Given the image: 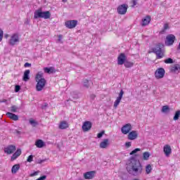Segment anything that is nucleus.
<instances>
[{"label":"nucleus","mask_w":180,"mask_h":180,"mask_svg":"<svg viewBox=\"0 0 180 180\" xmlns=\"http://www.w3.org/2000/svg\"><path fill=\"white\" fill-rule=\"evenodd\" d=\"M31 65H32L30 63H25L24 67L27 68V67H30Z\"/></svg>","instance_id":"obj_50"},{"label":"nucleus","mask_w":180,"mask_h":180,"mask_svg":"<svg viewBox=\"0 0 180 180\" xmlns=\"http://www.w3.org/2000/svg\"><path fill=\"white\" fill-rule=\"evenodd\" d=\"M44 72L46 74H53V72H56V69L53 67L44 68Z\"/></svg>","instance_id":"obj_23"},{"label":"nucleus","mask_w":180,"mask_h":180,"mask_svg":"<svg viewBox=\"0 0 180 180\" xmlns=\"http://www.w3.org/2000/svg\"><path fill=\"white\" fill-rule=\"evenodd\" d=\"M35 146L37 148H43L46 147V143L41 139H38L35 141Z\"/></svg>","instance_id":"obj_20"},{"label":"nucleus","mask_w":180,"mask_h":180,"mask_svg":"<svg viewBox=\"0 0 180 180\" xmlns=\"http://www.w3.org/2000/svg\"><path fill=\"white\" fill-rule=\"evenodd\" d=\"M179 117H180V110H177L176 112H175V115L174 116V120H178V119H179Z\"/></svg>","instance_id":"obj_37"},{"label":"nucleus","mask_w":180,"mask_h":180,"mask_svg":"<svg viewBox=\"0 0 180 180\" xmlns=\"http://www.w3.org/2000/svg\"><path fill=\"white\" fill-rule=\"evenodd\" d=\"M126 62V55L124 53H120L117 58L118 65H123Z\"/></svg>","instance_id":"obj_14"},{"label":"nucleus","mask_w":180,"mask_h":180,"mask_svg":"<svg viewBox=\"0 0 180 180\" xmlns=\"http://www.w3.org/2000/svg\"><path fill=\"white\" fill-rule=\"evenodd\" d=\"M91 99H95V95L92 94V95L91 96Z\"/></svg>","instance_id":"obj_53"},{"label":"nucleus","mask_w":180,"mask_h":180,"mask_svg":"<svg viewBox=\"0 0 180 180\" xmlns=\"http://www.w3.org/2000/svg\"><path fill=\"white\" fill-rule=\"evenodd\" d=\"M150 155L149 152H144L142 155V160H143V161H148Z\"/></svg>","instance_id":"obj_29"},{"label":"nucleus","mask_w":180,"mask_h":180,"mask_svg":"<svg viewBox=\"0 0 180 180\" xmlns=\"http://www.w3.org/2000/svg\"><path fill=\"white\" fill-rule=\"evenodd\" d=\"M78 25V21L77 20H68L65 23V26L68 27V29H74L75 26Z\"/></svg>","instance_id":"obj_10"},{"label":"nucleus","mask_w":180,"mask_h":180,"mask_svg":"<svg viewBox=\"0 0 180 180\" xmlns=\"http://www.w3.org/2000/svg\"><path fill=\"white\" fill-rule=\"evenodd\" d=\"M88 80L85 79L84 82V86H86V88H88V86H89V85L88 84Z\"/></svg>","instance_id":"obj_46"},{"label":"nucleus","mask_w":180,"mask_h":180,"mask_svg":"<svg viewBox=\"0 0 180 180\" xmlns=\"http://www.w3.org/2000/svg\"><path fill=\"white\" fill-rule=\"evenodd\" d=\"M20 41V38L19 37V34L14 33L10 36L8 39V44L10 46H18Z\"/></svg>","instance_id":"obj_3"},{"label":"nucleus","mask_w":180,"mask_h":180,"mask_svg":"<svg viewBox=\"0 0 180 180\" xmlns=\"http://www.w3.org/2000/svg\"><path fill=\"white\" fill-rule=\"evenodd\" d=\"M163 153L165 157H169L171 154H172V148H171V146L169 144H166L163 146Z\"/></svg>","instance_id":"obj_8"},{"label":"nucleus","mask_w":180,"mask_h":180,"mask_svg":"<svg viewBox=\"0 0 180 180\" xmlns=\"http://www.w3.org/2000/svg\"><path fill=\"white\" fill-rule=\"evenodd\" d=\"M92 128V123L89 121H86L84 122L82 129L83 131H89Z\"/></svg>","instance_id":"obj_13"},{"label":"nucleus","mask_w":180,"mask_h":180,"mask_svg":"<svg viewBox=\"0 0 180 180\" xmlns=\"http://www.w3.org/2000/svg\"><path fill=\"white\" fill-rule=\"evenodd\" d=\"M110 144L109 139H105L100 143V148H108Z\"/></svg>","instance_id":"obj_16"},{"label":"nucleus","mask_w":180,"mask_h":180,"mask_svg":"<svg viewBox=\"0 0 180 180\" xmlns=\"http://www.w3.org/2000/svg\"><path fill=\"white\" fill-rule=\"evenodd\" d=\"M47 161V159L45 160H38V164H42V162H46Z\"/></svg>","instance_id":"obj_47"},{"label":"nucleus","mask_w":180,"mask_h":180,"mask_svg":"<svg viewBox=\"0 0 180 180\" xmlns=\"http://www.w3.org/2000/svg\"><path fill=\"white\" fill-rule=\"evenodd\" d=\"M68 128V123L65 121H63L59 124V129L64 130V129Z\"/></svg>","instance_id":"obj_27"},{"label":"nucleus","mask_w":180,"mask_h":180,"mask_svg":"<svg viewBox=\"0 0 180 180\" xmlns=\"http://www.w3.org/2000/svg\"><path fill=\"white\" fill-rule=\"evenodd\" d=\"M6 116H8L9 119H11V120H14L15 122H17V120H19V117L12 112H7Z\"/></svg>","instance_id":"obj_21"},{"label":"nucleus","mask_w":180,"mask_h":180,"mask_svg":"<svg viewBox=\"0 0 180 180\" xmlns=\"http://www.w3.org/2000/svg\"><path fill=\"white\" fill-rule=\"evenodd\" d=\"M124 65L126 68H131V67L134 65V63H133L132 62L126 61L124 62Z\"/></svg>","instance_id":"obj_30"},{"label":"nucleus","mask_w":180,"mask_h":180,"mask_svg":"<svg viewBox=\"0 0 180 180\" xmlns=\"http://www.w3.org/2000/svg\"><path fill=\"white\" fill-rule=\"evenodd\" d=\"M27 162H32L33 161V155H30L27 159Z\"/></svg>","instance_id":"obj_42"},{"label":"nucleus","mask_w":180,"mask_h":180,"mask_svg":"<svg viewBox=\"0 0 180 180\" xmlns=\"http://www.w3.org/2000/svg\"><path fill=\"white\" fill-rule=\"evenodd\" d=\"M127 169L131 175L134 176H138L140 175L143 171V167H141V165H140V162L137 160H132L127 165Z\"/></svg>","instance_id":"obj_1"},{"label":"nucleus","mask_w":180,"mask_h":180,"mask_svg":"<svg viewBox=\"0 0 180 180\" xmlns=\"http://www.w3.org/2000/svg\"><path fill=\"white\" fill-rule=\"evenodd\" d=\"M95 174H96L95 171L87 172L84 174V176L85 179H92L95 176Z\"/></svg>","instance_id":"obj_18"},{"label":"nucleus","mask_w":180,"mask_h":180,"mask_svg":"<svg viewBox=\"0 0 180 180\" xmlns=\"http://www.w3.org/2000/svg\"><path fill=\"white\" fill-rule=\"evenodd\" d=\"M129 6L127 4L120 5L117 8V13L119 15H126Z\"/></svg>","instance_id":"obj_5"},{"label":"nucleus","mask_w":180,"mask_h":180,"mask_svg":"<svg viewBox=\"0 0 180 180\" xmlns=\"http://www.w3.org/2000/svg\"><path fill=\"white\" fill-rule=\"evenodd\" d=\"M20 91V86L16 85L15 87V92H19Z\"/></svg>","instance_id":"obj_45"},{"label":"nucleus","mask_w":180,"mask_h":180,"mask_svg":"<svg viewBox=\"0 0 180 180\" xmlns=\"http://www.w3.org/2000/svg\"><path fill=\"white\" fill-rule=\"evenodd\" d=\"M4 37V31L0 30V41H2V38Z\"/></svg>","instance_id":"obj_44"},{"label":"nucleus","mask_w":180,"mask_h":180,"mask_svg":"<svg viewBox=\"0 0 180 180\" xmlns=\"http://www.w3.org/2000/svg\"><path fill=\"white\" fill-rule=\"evenodd\" d=\"M132 129L131 124H127L122 126L121 131L122 134H129Z\"/></svg>","instance_id":"obj_9"},{"label":"nucleus","mask_w":180,"mask_h":180,"mask_svg":"<svg viewBox=\"0 0 180 180\" xmlns=\"http://www.w3.org/2000/svg\"><path fill=\"white\" fill-rule=\"evenodd\" d=\"M177 50H179V51H180V42L179 44V46H177Z\"/></svg>","instance_id":"obj_52"},{"label":"nucleus","mask_w":180,"mask_h":180,"mask_svg":"<svg viewBox=\"0 0 180 180\" xmlns=\"http://www.w3.org/2000/svg\"><path fill=\"white\" fill-rule=\"evenodd\" d=\"M165 64H172V63H174V60H172V58H169L165 60Z\"/></svg>","instance_id":"obj_38"},{"label":"nucleus","mask_w":180,"mask_h":180,"mask_svg":"<svg viewBox=\"0 0 180 180\" xmlns=\"http://www.w3.org/2000/svg\"><path fill=\"white\" fill-rule=\"evenodd\" d=\"M37 172H34V173L30 174V176H36V175H37Z\"/></svg>","instance_id":"obj_51"},{"label":"nucleus","mask_w":180,"mask_h":180,"mask_svg":"<svg viewBox=\"0 0 180 180\" xmlns=\"http://www.w3.org/2000/svg\"><path fill=\"white\" fill-rule=\"evenodd\" d=\"M164 51V49L162 48H160V46H156L155 48L153 49V53L155 54H160V53H162Z\"/></svg>","instance_id":"obj_28"},{"label":"nucleus","mask_w":180,"mask_h":180,"mask_svg":"<svg viewBox=\"0 0 180 180\" xmlns=\"http://www.w3.org/2000/svg\"><path fill=\"white\" fill-rule=\"evenodd\" d=\"M15 151H16V146L13 145H9L4 147V153L6 154H8V155L11 154H13Z\"/></svg>","instance_id":"obj_7"},{"label":"nucleus","mask_w":180,"mask_h":180,"mask_svg":"<svg viewBox=\"0 0 180 180\" xmlns=\"http://www.w3.org/2000/svg\"><path fill=\"white\" fill-rule=\"evenodd\" d=\"M58 43H63V35L60 34L58 36Z\"/></svg>","instance_id":"obj_43"},{"label":"nucleus","mask_w":180,"mask_h":180,"mask_svg":"<svg viewBox=\"0 0 180 180\" xmlns=\"http://www.w3.org/2000/svg\"><path fill=\"white\" fill-rule=\"evenodd\" d=\"M29 79H30V70H26L24 72V75L22 77V81H24L25 82H27V81H29Z\"/></svg>","instance_id":"obj_19"},{"label":"nucleus","mask_w":180,"mask_h":180,"mask_svg":"<svg viewBox=\"0 0 180 180\" xmlns=\"http://www.w3.org/2000/svg\"><path fill=\"white\" fill-rule=\"evenodd\" d=\"M126 147H131V142H126L125 143Z\"/></svg>","instance_id":"obj_48"},{"label":"nucleus","mask_w":180,"mask_h":180,"mask_svg":"<svg viewBox=\"0 0 180 180\" xmlns=\"http://www.w3.org/2000/svg\"><path fill=\"white\" fill-rule=\"evenodd\" d=\"M44 74L43 72H38L35 76V81L37 82L36 84V91L37 92H41L44 87L46 86V84H47V81L44 77H43Z\"/></svg>","instance_id":"obj_2"},{"label":"nucleus","mask_w":180,"mask_h":180,"mask_svg":"<svg viewBox=\"0 0 180 180\" xmlns=\"http://www.w3.org/2000/svg\"><path fill=\"white\" fill-rule=\"evenodd\" d=\"M133 6H136L137 5V0H132Z\"/></svg>","instance_id":"obj_49"},{"label":"nucleus","mask_w":180,"mask_h":180,"mask_svg":"<svg viewBox=\"0 0 180 180\" xmlns=\"http://www.w3.org/2000/svg\"><path fill=\"white\" fill-rule=\"evenodd\" d=\"M21 154H22V150L17 149L15 153L14 154H13V155L11 157V161H15V160H16V158H18V157H20V155Z\"/></svg>","instance_id":"obj_22"},{"label":"nucleus","mask_w":180,"mask_h":180,"mask_svg":"<svg viewBox=\"0 0 180 180\" xmlns=\"http://www.w3.org/2000/svg\"><path fill=\"white\" fill-rule=\"evenodd\" d=\"M30 124L32 126V127H36L38 124L37 122L33 119L30 120Z\"/></svg>","instance_id":"obj_33"},{"label":"nucleus","mask_w":180,"mask_h":180,"mask_svg":"<svg viewBox=\"0 0 180 180\" xmlns=\"http://www.w3.org/2000/svg\"><path fill=\"white\" fill-rule=\"evenodd\" d=\"M51 16V13H50V11H42V15L41 18H43L44 19H50Z\"/></svg>","instance_id":"obj_26"},{"label":"nucleus","mask_w":180,"mask_h":180,"mask_svg":"<svg viewBox=\"0 0 180 180\" xmlns=\"http://www.w3.org/2000/svg\"><path fill=\"white\" fill-rule=\"evenodd\" d=\"M151 171H153V167H151V165H148L146 166V174H151Z\"/></svg>","instance_id":"obj_32"},{"label":"nucleus","mask_w":180,"mask_h":180,"mask_svg":"<svg viewBox=\"0 0 180 180\" xmlns=\"http://www.w3.org/2000/svg\"><path fill=\"white\" fill-rule=\"evenodd\" d=\"M139 137V132L137 131H131L128 134V140H136Z\"/></svg>","instance_id":"obj_15"},{"label":"nucleus","mask_w":180,"mask_h":180,"mask_svg":"<svg viewBox=\"0 0 180 180\" xmlns=\"http://www.w3.org/2000/svg\"><path fill=\"white\" fill-rule=\"evenodd\" d=\"M10 110H11V112H13V113H16V112H19V107H18L16 105H12L10 108Z\"/></svg>","instance_id":"obj_31"},{"label":"nucleus","mask_w":180,"mask_h":180,"mask_svg":"<svg viewBox=\"0 0 180 180\" xmlns=\"http://www.w3.org/2000/svg\"><path fill=\"white\" fill-rule=\"evenodd\" d=\"M165 76V69L162 68H158L155 71V78L156 79H162V78Z\"/></svg>","instance_id":"obj_4"},{"label":"nucleus","mask_w":180,"mask_h":180,"mask_svg":"<svg viewBox=\"0 0 180 180\" xmlns=\"http://www.w3.org/2000/svg\"><path fill=\"white\" fill-rule=\"evenodd\" d=\"M150 22H151V17L150 15H146L142 19L141 25L142 26H147L150 25Z\"/></svg>","instance_id":"obj_17"},{"label":"nucleus","mask_w":180,"mask_h":180,"mask_svg":"<svg viewBox=\"0 0 180 180\" xmlns=\"http://www.w3.org/2000/svg\"><path fill=\"white\" fill-rule=\"evenodd\" d=\"M41 9H38L34 13V19H39V18H41L42 15Z\"/></svg>","instance_id":"obj_24"},{"label":"nucleus","mask_w":180,"mask_h":180,"mask_svg":"<svg viewBox=\"0 0 180 180\" xmlns=\"http://www.w3.org/2000/svg\"><path fill=\"white\" fill-rule=\"evenodd\" d=\"M0 103H5L6 105H9L11 103V98L6 100L5 98L0 100Z\"/></svg>","instance_id":"obj_34"},{"label":"nucleus","mask_w":180,"mask_h":180,"mask_svg":"<svg viewBox=\"0 0 180 180\" xmlns=\"http://www.w3.org/2000/svg\"><path fill=\"white\" fill-rule=\"evenodd\" d=\"M124 94V91H123V90H121L120 91L118 97L117 98V99L114 102V108H115V109H116V108H117V106H119V105L120 103V101H122V98H123V94Z\"/></svg>","instance_id":"obj_12"},{"label":"nucleus","mask_w":180,"mask_h":180,"mask_svg":"<svg viewBox=\"0 0 180 180\" xmlns=\"http://www.w3.org/2000/svg\"><path fill=\"white\" fill-rule=\"evenodd\" d=\"M105 134V131H102L97 135L98 139H102V136Z\"/></svg>","instance_id":"obj_41"},{"label":"nucleus","mask_w":180,"mask_h":180,"mask_svg":"<svg viewBox=\"0 0 180 180\" xmlns=\"http://www.w3.org/2000/svg\"><path fill=\"white\" fill-rule=\"evenodd\" d=\"M170 72L172 74L178 75L180 72V65L179 64H174L171 66Z\"/></svg>","instance_id":"obj_11"},{"label":"nucleus","mask_w":180,"mask_h":180,"mask_svg":"<svg viewBox=\"0 0 180 180\" xmlns=\"http://www.w3.org/2000/svg\"><path fill=\"white\" fill-rule=\"evenodd\" d=\"M139 151H141V149L140 148H136L134 150H132L129 154L130 155H134L136 153H139Z\"/></svg>","instance_id":"obj_39"},{"label":"nucleus","mask_w":180,"mask_h":180,"mask_svg":"<svg viewBox=\"0 0 180 180\" xmlns=\"http://www.w3.org/2000/svg\"><path fill=\"white\" fill-rule=\"evenodd\" d=\"M63 2H67V0H62Z\"/></svg>","instance_id":"obj_54"},{"label":"nucleus","mask_w":180,"mask_h":180,"mask_svg":"<svg viewBox=\"0 0 180 180\" xmlns=\"http://www.w3.org/2000/svg\"><path fill=\"white\" fill-rule=\"evenodd\" d=\"M168 110H169V107H168V105L162 106V113H167V112H168Z\"/></svg>","instance_id":"obj_36"},{"label":"nucleus","mask_w":180,"mask_h":180,"mask_svg":"<svg viewBox=\"0 0 180 180\" xmlns=\"http://www.w3.org/2000/svg\"><path fill=\"white\" fill-rule=\"evenodd\" d=\"M19 169H20V165H14L11 168V173L16 174Z\"/></svg>","instance_id":"obj_25"},{"label":"nucleus","mask_w":180,"mask_h":180,"mask_svg":"<svg viewBox=\"0 0 180 180\" xmlns=\"http://www.w3.org/2000/svg\"><path fill=\"white\" fill-rule=\"evenodd\" d=\"M169 29V25L166 23L164 25L163 30H161L160 33H165V30H168Z\"/></svg>","instance_id":"obj_35"},{"label":"nucleus","mask_w":180,"mask_h":180,"mask_svg":"<svg viewBox=\"0 0 180 180\" xmlns=\"http://www.w3.org/2000/svg\"><path fill=\"white\" fill-rule=\"evenodd\" d=\"M164 53H165V51L163 52H161L160 53H158L156 56H157V58L158 60L164 57Z\"/></svg>","instance_id":"obj_40"},{"label":"nucleus","mask_w":180,"mask_h":180,"mask_svg":"<svg viewBox=\"0 0 180 180\" xmlns=\"http://www.w3.org/2000/svg\"><path fill=\"white\" fill-rule=\"evenodd\" d=\"M175 35L174 34H168L166 37V40H165V44L166 46H172L174 43L175 42L176 40Z\"/></svg>","instance_id":"obj_6"}]
</instances>
